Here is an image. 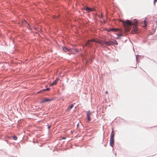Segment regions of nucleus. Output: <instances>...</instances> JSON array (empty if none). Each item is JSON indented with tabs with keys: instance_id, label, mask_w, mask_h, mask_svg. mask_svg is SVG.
I'll use <instances>...</instances> for the list:
<instances>
[{
	"instance_id": "1",
	"label": "nucleus",
	"mask_w": 157,
	"mask_h": 157,
	"mask_svg": "<svg viewBox=\"0 0 157 157\" xmlns=\"http://www.w3.org/2000/svg\"><path fill=\"white\" fill-rule=\"evenodd\" d=\"M122 22L124 27L126 29V30H129V26L132 25L133 23L132 22L130 21L129 20H126V21H121ZM133 24L134 26H137V21L134 19L133 21Z\"/></svg>"
},
{
	"instance_id": "2",
	"label": "nucleus",
	"mask_w": 157,
	"mask_h": 157,
	"mask_svg": "<svg viewBox=\"0 0 157 157\" xmlns=\"http://www.w3.org/2000/svg\"><path fill=\"white\" fill-rule=\"evenodd\" d=\"M92 112H90V111H87L86 112V117L87 118V120L88 121H90L91 120L90 118V116H91Z\"/></svg>"
},
{
	"instance_id": "3",
	"label": "nucleus",
	"mask_w": 157,
	"mask_h": 157,
	"mask_svg": "<svg viewBox=\"0 0 157 157\" xmlns=\"http://www.w3.org/2000/svg\"><path fill=\"white\" fill-rule=\"evenodd\" d=\"M84 9H85L88 12H90L94 10V8H90L87 6H86Z\"/></svg>"
},
{
	"instance_id": "4",
	"label": "nucleus",
	"mask_w": 157,
	"mask_h": 157,
	"mask_svg": "<svg viewBox=\"0 0 157 157\" xmlns=\"http://www.w3.org/2000/svg\"><path fill=\"white\" fill-rule=\"evenodd\" d=\"M52 100L51 99H49L48 98H45L44 99L42 100L40 102L41 103H43L45 102H48L49 101H52Z\"/></svg>"
},
{
	"instance_id": "5",
	"label": "nucleus",
	"mask_w": 157,
	"mask_h": 157,
	"mask_svg": "<svg viewBox=\"0 0 157 157\" xmlns=\"http://www.w3.org/2000/svg\"><path fill=\"white\" fill-rule=\"evenodd\" d=\"M111 45H112V41H106V45L110 46Z\"/></svg>"
},
{
	"instance_id": "6",
	"label": "nucleus",
	"mask_w": 157,
	"mask_h": 157,
	"mask_svg": "<svg viewBox=\"0 0 157 157\" xmlns=\"http://www.w3.org/2000/svg\"><path fill=\"white\" fill-rule=\"evenodd\" d=\"M114 140L110 139V145L113 147L114 145Z\"/></svg>"
},
{
	"instance_id": "7",
	"label": "nucleus",
	"mask_w": 157,
	"mask_h": 157,
	"mask_svg": "<svg viewBox=\"0 0 157 157\" xmlns=\"http://www.w3.org/2000/svg\"><path fill=\"white\" fill-rule=\"evenodd\" d=\"M114 134L113 133V130L112 131L111 134L110 139L114 140Z\"/></svg>"
},
{
	"instance_id": "8",
	"label": "nucleus",
	"mask_w": 157,
	"mask_h": 157,
	"mask_svg": "<svg viewBox=\"0 0 157 157\" xmlns=\"http://www.w3.org/2000/svg\"><path fill=\"white\" fill-rule=\"evenodd\" d=\"M50 90V88H47L46 89H43L42 90L39 91L38 92V93H40V92H44L45 91H49V90Z\"/></svg>"
},
{
	"instance_id": "9",
	"label": "nucleus",
	"mask_w": 157,
	"mask_h": 157,
	"mask_svg": "<svg viewBox=\"0 0 157 157\" xmlns=\"http://www.w3.org/2000/svg\"><path fill=\"white\" fill-rule=\"evenodd\" d=\"M112 45H117L118 43L117 41L114 40L113 41H112Z\"/></svg>"
},
{
	"instance_id": "10",
	"label": "nucleus",
	"mask_w": 157,
	"mask_h": 157,
	"mask_svg": "<svg viewBox=\"0 0 157 157\" xmlns=\"http://www.w3.org/2000/svg\"><path fill=\"white\" fill-rule=\"evenodd\" d=\"M100 44L102 45H106V41L101 40V42H100Z\"/></svg>"
},
{
	"instance_id": "11",
	"label": "nucleus",
	"mask_w": 157,
	"mask_h": 157,
	"mask_svg": "<svg viewBox=\"0 0 157 157\" xmlns=\"http://www.w3.org/2000/svg\"><path fill=\"white\" fill-rule=\"evenodd\" d=\"M58 82V79L57 78L55 81H54L53 82H52L51 83V85H53L55 84H56Z\"/></svg>"
},
{
	"instance_id": "12",
	"label": "nucleus",
	"mask_w": 157,
	"mask_h": 157,
	"mask_svg": "<svg viewBox=\"0 0 157 157\" xmlns=\"http://www.w3.org/2000/svg\"><path fill=\"white\" fill-rule=\"evenodd\" d=\"M63 50L66 52L67 51H70L69 49L65 47H63Z\"/></svg>"
},
{
	"instance_id": "13",
	"label": "nucleus",
	"mask_w": 157,
	"mask_h": 157,
	"mask_svg": "<svg viewBox=\"0 0 157 157\" xmlns=\"http://www.w3.org/2000/svg\"><path fill=\"white\" fill-rule=\"evenodd\" d=\"M144 26L146 27V26H147V25L148 21H146V20H145L144 21Z\"/></svg>"
},
{
	"instance_id": "14",
	"label": "nucleus",
	"mask_w": 157,
	"mask_h": 157,
	"mask_svg": "<svg viewBox=\"0 0 157 157\" xmlns=\"http://www.w3.org/2000/svg\"><path fill=\"white\" fill-rule=\"evenodd\" d=\"M74 106L73 104H71L70 106L68 108L67 110L69 111Z\"/></svg>"
},
{
	"instance_id": "15",
	"label": "nucleus",
	"mask_w": 157,
	"mask_h": 157,
	"mask_svg": "<svg viewBox=\"0 0 157 157\" xmlns=\"http://www.w3.org/2000/svg\"><path fill=\"white\" fill-rule=\"evenodd\" d=\"M134 30H133V31H134V33H136V32L137 31V29L136 28V26H134Z\"/></svg>"
},
{
	"instance_id": "16",
	"label": "nucleus",
	"mask_w": 157,
	"mask_h": 157,
	"mask_svg": "<svg viewBox=\"0 0 157 157\" xmlns=\"http://www.w3.org/2000/svg\"><path fill=\"white\" fill-rule=\"evenodd\" d=\"M12 138L13 139L15 140H17V137L16 136H12Z\"/></svg>"
},
{
	"instance_id": "17",
	"label": "nucleus",
	"mask_w": 157,
	"mask_h": 157,
	"mask_svg": "<svg viewBox=\"0 0 157 157\" xmlns=\"http://www.w3.org/2000/svg\"><path fill=\"white\" fill-rule=\"evenodd\" d=\"M90 40H89L88 41V42H87V43L86 44H85V46H86V45H91V44H90Z\"/></svg>"
},
{
	"instance_id": "18",
	"label": "nucleus",
	"mask_w": 157,
	"mask_h": 157,
	"mask_svg": "<svg viewBox=\"0 0 157 157\" xmlns=\"http://www.w3.org/2000/svg\"><path fill=\"white\" fill-rule=\"evenodd\" d=\"M101 40H98L97 41H96L95 42L96 43H99L100 44V42H101Z\"/></svg>"
},
{
	"instance_id": "19",
	"label": "nucleus",
	"mask_w": 157,
	"mask_h": 157,
	"mask_svg": "<svg viewBox=\"0 0 157 157\" xmlns=\"http://www.w3.org/2000/svg\"><path fill=\"white\" fill-rule=\"evenodd\" d=\"M111 30L112 31H114L115 30H116V29H111Z\"/></svg>"
},
{
	"instance_id": "20",
	"label": "nucleus",
	"mask_w": 157,
	"mask_h": 157,
	"mask_svg": "<svg viewBox=\"0 0 157 157\" xmlns=\"http://www.w3.org/2000/svg\"><path fill=\"white\" fill-rule=\"evenodd\" d=\"M103 17V15L102 13H101V18H102Z\"/></svg>"
},
{
	"instance_id": "21",
	"label": "nucleus",
	"mask_w": 157,
	"mask_h": 157,
	"mask_svg": "<svg viewBox=\"0 0 157 157\" xmlns=\"http://www.w3.org/2000/svg\"><path fill=\"white\" fill-rule=\"evenodd\" d=\"M122 36V35L121 34H119L118 36V37H120V36Z\"/></svg>"
},
{
	"instance_id": "22",
	"label": "nucleus",
	"mask_w": 157,
	"mask_h": 157,
	"mask_svg": "<svg viewBox=\"0 0 157 157\" xmlns=\"http://www.w3.org/2000/svg\"><path fill=\"white\" fill-rule=\"evenodd\" d=\"M157 1V0H154V2H155Z\"/></svg>"
},
{
	"instance_id": "23",
	"label": "nucleus",
	"mask_w": 157,
	"mask_h": 157,
	"mask_svg": "<svg viewBox=\"0 0 157 157\" xmlns=\"http://www.w3.org/2000/svg\"><path fill=\"white\" fill-rule=\"evenodd\" d=\"M50 126H49L48 127V129H49L50 128Z\"/></svg>"
},
{
	"instance_id": "24",
	"label": "nucleus",
	"mask_w": 157,
	"mask_h": 157,
	"mask_svg": "<svg viewBox=\"0 0 157 157\" xmlns=\"http://www.w3.org/2000/svg\"><path fill=\"white\" fill-rule=\"evenodd\" d=\"M105 93L106 94H107L108 93L107 91H106Z\"/></svg>"
},
{
	"instance_id": "25",
	"label": "nucleus",
	"mask_w": 157,
	"mask_h": 157,
	"mask_svg": "<svg viewBox=\"0 0 157 157\" xmlns=\"http://www.w3.org/2000/svg\"><path fill=\"white\" fill-rule=\"evenodd\" d=\"M136 60H137V56L136 57Z\"/></svg>"
}]
</instances>
